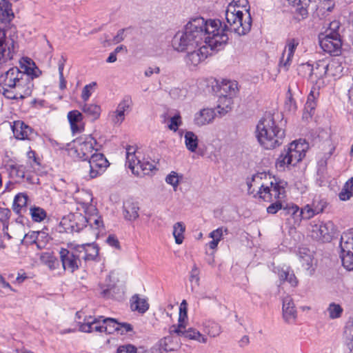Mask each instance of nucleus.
Returning <instances> with one entry per match:
<instances>
[{"mask_svg":"<svg viewBox=\"0 0 353 353\" xmlns=\"http://www.w3.org/2000/svg\"><path fill=\"white\" fill-rule=\"evenodd\" d=\"M219 20L205 21L202 17L192 19L182 32H177L172 41L175 50L182 52L193 50L208 44L211 50H219L229 39L228 34L222 33Z\"/></svg>","mask_w":353,"mask_h":353,"instance_id":"obj_1","label":"nucleus"},{"mask_svg":"<svg viewBox=\"0 0 353 353\" xmlns=\"http://www.w3.org/2000/svg\"><path fill=\"white\" fill-rule=\"evenodd\" d=\"M33 86L30 77L21 72L18 67L10 68L0 75V93L9 99H22L29 97Z\"/></svg>","mask_w":353,"mask_h":353,"instance_id":"obj_2","label":"nucleus"},{"mask_svg":"<svg viewBox=\"0 0 353 353\" xmlns=\"http://www.w3.org/2000/svg\"><path fill=\"white\" fill-rule=\"evenodd\" d=\"M248 0H233L225 10L227 24L221 26L222 33L234 32L238 35H244L251 29L252 18L247 8Z\"/></svg>","mask_w":353,"mask_h":353,"instance_id":"obj_3","label":"nucleus"},{"mask_svg":"<svg viewBox=\"0 0 353 353\" xmlns=\"http://www.w3.org/2000/svg\"><path fill=\"white\" fill-rule=\"evenodd\" d=\"M281 116L265 113L259 120L256 128V137L260 145L266 150L274 149L282 144L285 131L276 120Z\"/></svg>","mask_w":353,"mask_h":353,"instance_id":"obj_4","label":"nucleus"},{"mask_svg":"<svg viewBox=\"0 0 353 353\" xmlns=\"http://www.w3.org/2000/svg\"><path fill=\"white\" fill-rule=\"evenodd\" d=\"M263 174L261 173L254 175L252 181H248V192L253 193L254 188H256L259 189L256 193L259 197L266 202L283 200L285 197V188L276 182L271 181L270 185L261 183Z\"/></svg>","mask_w":353,"mask_h":353,"instance_id":"obj_5","label":"nucleus"},{"mask_svg":"<svg viewBox=\"0 0 353 353\" xmlns=\"http://www.w3.org/2000/svg\"><path fill=\"white\" fill-rule=\"evenodd\" d=\"M307 148L305 143L293 141L278 157L276 162V168L283 170L285 166L295 165L305 157Z\"/></svg>","mask_w":353,"mask_h":353,"instance_id":"obj_6","label":"nucleus"},{"mask_svg":"<svg viewBox=\"0 0 353 353\" xmlns=\"http://www.w3.org/2000/svg\"><path fill=\"white\" fill-rule=\"evenodd\" d=\"M19 48V37L16 30L7 34L0 28V65L12 60Z\"/></svg>","mask_w":353,"mask_h":353,"instance_id":"obj_7","label":"nucleus"},{"mask_svg":"<svg viewBox=\"0 0 353 353\" xmlns=\"http://www.w3.org/2000/svg\"><path fill=\"white\" fill-rule=\"evenodd\" d=\"M339 257L345 269L353 270V231L344 232L340 240Z\"/></svg>","mask_w":353,"mask_h":353,"instance_id":"obj_8","label":"nucleus"},{"mask_svg":"<svg viewBox=\"0 0 353 353\" xmlns=\"http://www.w3.org/2000/svg\"><path fill=\"white\" fill-rule=\"evenodd\" d=\"M126 165L132 172L138 176L148 174L154 168V165L150 162L141 161L136 156L132 146L126 148Z\"/></svg>","mask_w":353,"mask_h":353,"instance_id":"obj_9","label":"nucleus"},{"mask_svg":"<svg viewBox=\"0 0 353 353\" xmlns=\"http://www.w3.org/2000/svg\"><path fill=\"white\" fill-rule=\"evenodd\" d=\"M97 141L91 135H84L74 141V148L77 156L85 161L89 160L96 148Z\"/></svg>","mask_w":353,"mask_h":353,"instance_id":"obj_10","label":"nucleus"},{"mask_svg":"<svg viewBox=\"0 0 353 353\" xmlns=\"http://www.w3.org/2000/svg\"><path fill=\"white\" fill-rule=\"evenodd\" d=\"M210 46L203 44L193 50H188L184 58L186 65L190 68H195L199 64L203 61L209 55Z\"/></svg>","mask_w":353,"mask_h":353,"instance_id":"obj_11","label":"nucleus"},{"mask_svg":"<svg viewBox=\"0 0 353 353\" xmlns=\"http://www.w3.org/2000/svg\"><path fill=\"white\" fill-rule=\"evenodd\" d=\"M334 233V225L332 221L321 223L312 226L311 236L313 239L322 242L331 241Z\"/></svg>","mask_w":353,"mask_h":353,"instance_id":"obj_12","label":"nucleus"},{"mask_svg":"<svg viewBox=\"0 0 353 353\" xmlns=\"http://www.w3.org/2000/svg\"><path fill=\"white\" fill-rule=\"evenodd\" d=\"M93 319L90 316L85 319V321L81 323L79 326V330L83 332H98L100 333H105L107 334L108 326L107 323L110 322V319Z\"/></svg>","mask_w":353,"mask_h":353,"instance_id":"obj_13","label":"nucleus"},{"mask_svg":"<svg viewBox=\"0 0 353 353\" xmlns=\"http://www.w3.org/2000/svg\"><path fill=\"white\" fill-rule=\"evenodd\" d=\"M86 221L85 216L81 214H70L61 219L60 226L66 232H79L85 225Z\"/></svg>","mask_w":353,"mask_h":353,"instance_id":"obj_14","label":"nucleus"},{"mask_svg":"<svg viewBox=\"0 0 353 353\" xmlns=\"http://www.w3.org/2000/svg\"><path fill=\"white\" fill-rule=\"evenodd\" d=\"M60 257L64 270L73 272L79 268L81 258L79 256V253L76 252L75 247L72 250L61 249Z\"/></svg>","mask_w":353,"mask_h":353,"instance_id":"obj_15","label":"nucleus"},{"mask_svg":"<svg viewBox=\"0 0 353 353\" xmlns=\"http://www.w3.org/2000/svg\"><path fill=\"white\" fill-rule=\"evenodd\" d=\"M90 176L97 177L108 167L109 162L101 153L94 152L89 159Z\"/></svg>","mask_w":353,"mask_h":353,"instance_id":"obj_16","label":"nucleus"},{"mask_svg":"<svg viewBox=\"0 0 353 353\" xmlns=\"http://www.w3.org/2000/svg\"><path fill=\"white\" fill-rule=\"evenodd\" d=\"M139 203L132 197H128L123 202V216L128 221H134L139 217Z\"/></svg>","mask_w":353,"mask_h":353,"instance_id":"obj_17","label":"nucleus"},{"mask_svg":"<svg viewBox=\"0 0 353 353\" xmlns=\"http://www.w3.org/2000/svg\"><path fill=\"white\" fill-rule=\"evenodd\" d=\"M319 43L323 50L330 54L338 55L341 52L342 46L341 38L320 35Z\"/></svg>","mask_w":353,"mask_h":353,"instance_id":"obj_18","label":"nucleus"},{"mask_svg":"<svg viewBox=\"0 0 353 353\" xmlns=\"http://www.w3.org/2000/svg\"><path fill=\"white\" fill-rule=\"evenodd\" d=\"M132 105V101L130 97L125 96L119 103L115 112L114 118L112 119L114 125L119 126L125 119V112H129Z\"/></svg>","mask_w":353,"mask_h":353,"instance_id":"obj_19","label":"nucleus"},{"mask_svg":"<svg viewBox=\"0 0 353 353\" xmlns=\"http://www.w3.org/2000/svg\"><path fill=\"white\" fill-rule=\"evenodd\" d=\"M299 45V41L295 39H289L287 41L285 48L280 59L279 66L283 67L285 70L291 63L294 51Z\"/></svg>","mask_w":353,"mask_h":353,"instance_id":"obj_20","label":"nucleus"},{"mask_svg":"<svg viewBox=\"0 0 353 353\" xmlns=\"http://www.w3.org/2000/svg\"><path fill=\"white\" fill-rule=\"evenodd\" d=\"M12 128L14 136L17 139L30 140L35 134L33 130L21 121H14Z\"/></svg>","mask_w":353,"mask_h":353,"instance_id":"obj_21","label":"nucleus"},{"mask_svg":"<svg viewBox=\"0 0 353 353\" xmlns=\"http://www.w3.org/2000/svg\"><path fill=\"white\" fill-rule=\"evenodd\" d=\"M74 198L77 203L80 204L85 214L92 211H95V208L92 205V195L88 190H77L74 194Z\"/></svg>","mask_w":353,"mask_h":353,"instance_id":"obj_22","label":"nucleus"},{"mask_svg":"<svg viewBox=\"0 0 353 353\" xmlns=\"http://www.w3.org/2000/svg\"><path fill=\"white\" fill-rule=\"evenodd\" d=\"M19 66L21 68V72H24L30 77V81L32 82L34 78L39 77L41 72L36 66L34 62L28 57H22L19 60Z\"/></svg>","mask_w":353,"mask_h":353,"instance_id":"obj_23","label":"nucleus"},{"mask_svg":"<svg viewBox=\"0 0 353 353\" xmlns=\"http://www.w3.org/2000/svg\"><path fill=\"white\" fill-rule=\"evenodd\" d=\"M75 250L79 253V256L85 261L94 260L98 255L99 250L97 245L92 243L77 245Z\"/></svg>","mask_w":353,"mask_h":353,"instance_id":"obj_24","label":"nucleus"},{"mask_svg":"<svg viewBox=\"0 0 353 353\" xmlns=\"http://www.w3.org/2000/svg\"><path fill=\"white\" fill-rule=\"evenodd\" d=\"M283 316L284 320L290 323L294 321L296 318V310L291 296H287L283 299Z\"/></svg>","mask_w":353,"mask_h":353,"instance_id":"obj_25","label":"nucleus"},{"mask_svg":"<svg viewBox=\"0 0 353 353\" xmlns=\"http://www.w3.org/2000/svg\"><path fill=\"white\" fill-rule=\"evenodd\" d=\"M216 116L212 108H203L194 115V123L198 126H203L213 121Z\"/></svg>","mask_w":353,"mask_h":353,"instance_id":"obj_26","label":"nucleus"},{"mask_svg":"<svg viewBox=\"0 0 353 353\" xmlns=\"http://www.w3.org/2000/svg\"><path fill=\"white\" fill-rule=\"evenodd\" d=\"M326 68L329 74L340 77L346 68V63L343 57L334 58L326 65Z\"/></svg>","mask_w":353,"mask_h":353,"instance_id":"obj_27","label":"nucleus"},{"mask_svg":"<svg viewBox=\"0 0 353 353\" xmlns=\"http://www.w3.org/2000/svg\"><path fill=\"white\" fill-rule=\"evenodd\" d=\"M298 255L302 266L310 274H312L314 270L312 268L313 265V254L312 252L307 248H299Z\"/></svg>","mask_w":353,"mask_h":353,"instance_id":"obj_28","label":"nucleus"},{"mask_svg":"<svg viewBox=\"0 0 353 353\" xmlns=\"http://www.w3.org/2000/svg\"><path fill=\"white\" fill-rule=\"evenodd\" d=\"M68 119L73 133L81 132L83 130V115L79 111L72 110L69 112L68 114Z\"/></svg>","mask_w":353,"mask_h":353,"instance_id":"obj_29","label":"nucleus"},{"mask_svg":"<svg viewBox=\"0 0 353 353\" xmlns=\"http://www.w3.org/2000/svg\"><path fill=\"white\" fill-rule=\"evenodd\" d=\"M283 209L288 211V213H292L294 214L299 210L297 205L292 204L291 205L288 203H283L282 200H276L272 203L268 208L267 212L269 214H275L279 210Z\"/></svg>","mask_w":353,"mask_h":353,"instance_id":"obj_30","label":"nucleus"},{"mask_svg":"<svg viewBox=\"0 0 353 353\" xmlns=\"http://www.w3.org/2000/svg\"><path fill=\"white\" fill-rule=\"evenodd\" d=\"M130 308L132 311L143 314L149 309V304L145 299L141 298L139 294H134L130 299Z\"/></svg>","mask_w":353,"mask_h":353,"instance_id":"obj_31","label":"nucleus"},{"mask_svg":"<svg viewBox=\"0 0 353 353\" xmlns=\"http://www.w3.org/2000/svg\"><path fill=\"white\" fill-rule=\"evenodd\" d=\"M326 73H327L326 65L323 62L316 63V65L313 67L312 76L315 77V81L313 83L318 88L323 85L324 82L323 78Z\"/></svg>","mask_w":353,"mask_h":353,"instance_id":"obj_32","label":"nucleus"},{"mask_svg":"<svg viewBox=\"0 0 353 353\" xmlns=\"http://www.w3.org/2000/svg\"><path fill=\"white\" fill-rule=\"evenodd\" d=\"M232 97L221 94L218 100L217 112L221 116L225 115L232 108Z\"/></svg>","mask_w":353,"mask_h":353,"instance_id":"obj_33","label":"nucleus"},{"mask_svg":"<svg viewBox=\"0 0 353 353\" xmlns=\"http://www.w3.org/2000/svg\"><path fill=\"white\" fill-rule=\"evenodd\" d=\"M14 18V13L11 8V4L7 0L0 1V21L1 22H10Z\"/></svg>","mask_w":353,"mask_h":353,"instance_id":"obj_34","label":"nucleus"},{"mask_svg":"<svg viewBox=\"0 0 353 353\" xmlns=\"http://www.w3.org/2000/svg\"><path fill=\"white\" fill-rule=\"evenodd\" d=\"M278 275L281 283L288 282L292 287H296L299 281L294 274L293 271L287 268L279 270Z\"/></svg>","mask_w":353,"mask_h":353,"instance_id":"obj_35","label":"nucleus"},{"mask_svg":"<svg viewBox=\"0 0 353 353\" xmlns=\"http://www.w3.org/2000/svg\"><path fill=\"white\" fill-rule=\"evenodd\" d=\"M112 328L114 332L119 335H124L133 332V326L128 323L119 322L116 319L112 318Z\"/></svg>","mask_w":353,"mask_h":353,"instance_id":"obj_36","label":"nucleus"},{"mask_svg":"<svg viewBox=\"0 0 353 353\" xmlns=\"http://www.w3.org/2000/svg\"><path fill=\"white\" fill-rule=\"evenodd\" d=\"M184 139L187 149L192 152H195L199 143L197 136L193 132L187 131L185 133Z\"/></svg>","mask_w":353,"mask_h":353,"instance_id":"obj_37","label":"nucleus"},{"mask_svg":"<svg viewBox=\"0 0 353 353\" xmlns=\"http://www.w3.org/2000/svg\"><path fill=\"white\" fill-rule=\"evenodd\" d=\"M343 312V309L341 305L334 302L330 303L325 310L329 319L332 320L341 318Z\"/></svg>","mask_w":353,"mask_h":353,"instance_id":"obj_38","label":"nucleus"},{"mask_svg":"<svg viewBox=\"0 0 353 353\" xmlns=\"http://www.w3.org/2000/svg\"><path fill=\"white\" fill-rule=\"evenodd\" d=\"M28 201V196L25 193H19L14 197L13 202V210L19 214L23 208L26 207Z\"/></svg>","mask_w":353,"mask_h":353,"instance_id":"obj_39","label":"nucleus"},{"mask_svg":"<svg viewBox=\"0 0 353 353\" xmlns=\"http://www.w3.org/2000/svg\"><path fill=\"white\" fill-rule=\"evenodd\" d=\"M353 194V177L350 178L343 185L339 196L341 201L349 200Z\"/></svg>","mask_w":353,"mask_h":353,"instance_id":"obj_40","label":"nucleus"},{"mask_svg":"<svg viewBox=\"0 0 353 353\" xmlns=\"http://www.w3.org/2000/svg\"><path fill=\"white\" fill-rule=\"evenodd\" d=\"M184 337L191 340H195L199 343H206L208 339L194 328H189L184 332Z\"/></svg>","mask_w":353,"mask_h":353,"instance_id":"obj_41","label":"nucleus"},{"mask_svg":"<svg viewBox=\"0 0 353 353\" xmlns=\"http://www.w3.org/2000/svg\"><path fill=\"white\" fill-rule=\"evenodd\" d=\"M204 331L210 337H216L221 333V327L219 323L210 321L205 324Z\"/></svg>","mask_w":353,"mask_h":353,"instance_id":"obj_42","label":"nucleus"},{"mask_svg":"<svg viewBox=\"0 0 353 353\" xmlns=\"http://www.w3.org/2000/svg\"><path fill=\"white\" fill-rule=\"evenodd\" d=\"M185 225L182 222H177L173 226V236L176 244H181L183 243L185 232Z\"/></svg>","mask_w":353,"mask_h":353,"instance_id":"obj_43","label":"nucleus"},{"mask_svg":"<svg viewBox=\"0 0 353 353\" xmlns=\"http://www.w3.org/2000/svg\"><path fill=\"white\" fill-rule=\"evenodd\" d=\"M82 111L92 119H96L100 114L101 108L95 104H85L82 107Z\"/></svg>","mask_w":353,"mask_h":353,"instance_id":"obj_44","label":"nucleus"},{"mask_svg":"<svg viewBox=\"0 0 353 353\" xmlns=\"http://www.w3.org/2000/svg\"><path fill=\"white\" fill-rule=\"evenodd\" d=\"M30 214L34 222H41L47 216L46 212L43 208L36 206L30 208Z\"/></svg>","mask_w":353,"mask_h":353,"instance_id":"obj_45","label":"nucleus"},{"mask_svg":"<svg viewBox=\"0 0 353 353\" xmlns=\"http://www.w3.org/2000/svg\"><path fill=\"white\" fill-rule=\"evenodd\" d=\"M223 228H219L216 230H213L210 233V237L212 239V240L209 243V247L210 249H215L219 242L221 241L223 236Z\"/></svg>","mask_w":353,"mask_h":353,"instance_id":"obj_46","label":"nucleus"},{"mask_svg":"<svg viewBox=\"0 0 353 353\" xmlns=\"http://www.w3.org/2000/svg\"><path fill=\"white\" fill-rule=\"evenodd\" d=\"M313 67H314L313 65H312L307 63H303L298 68L299 74L305 77H307L308 79L312 83H314L315 77L312 76Z\"/></svg>","mask_w":353,"mask_h":353,"instance_id":"obj_47","label":"nucleus"},{"mask_svg":"<svg viewBox=\"0 0 353 353\" xmlns=\"http://www.w3.org/2000/svg\"><path fill=\"white\" fill-rule=\"evenodd\" d=\"M172 342L173 338L171 336L163 337L159 341V349L165 352L174 351L176 345H174Z\"/></svg>","mask_w":353,"mask_h":353,"instance_id":"obj_48","label":"nucleus"},{"mask_svg":"<svg viewBox=\"0 0 353 353\" xmlns=\"http://www.w3.org/2000/svg\"><path fill=\"white\" fill-rule=\"evenodd\" d=\"M125 294V285L122 282L117 281L112 285V298L121 299Z\"/></svg>","mask_w":353,"mask_h":353,"instance_id":"obj_49","label":"nucleus"},{"mask_svg":"<svg viewBox=\"0 0 353 353\" xmlns=\"http://www.w3.org/2000/svg\"><path fill=\"white\" fill-rule=\"evenodd\" d=\"M340 28V23L338 21H333L329 23V27L326 29L324 34L321 36H330L332 37L341 38L338 32Z\"/></svg>","mask_w":353,"mask_h":353,"instance_id":"obj_50","label":"nucleus"},{"mask_svg":"<svg viewBox=\"0 0 353 353\" xmlns=\"http://www.w3.org/2000/svg\"><path fill=\"white\" fill-rule=\"evenodd\" d=\"M319 213V209H314L310 204H307L301 209L300 215L303 219H310L312 218L315 214H318Z\"/></svg>","mask_w":353,"mask_h":353,"instance_id":"obj_51","label":"nucleus"},{"mask_svg":"<svg viewBox=\"0 0 353 353\" xmlns=\"http://www.w3.org/2000/svg\"><path fill=\"white\" fill-rule=\"evenodd\" d=\"M10 174L17 179H23L25 177V167L22 165H11Z\"/></svg>","mask_w":353,"mask_h":353,"instance_id":"obj_52","label":"nucleus"},{"mask_svg":"<svg viewBox=\"0 0 353 353\" xmlns=\"http://www.w3.org/2000/svg\"><path fill=\"white\" fill-rule=\"evenodd\" d=\"M237 89V84L236 82L232 81H227L224 83L221 88V90H223L226 93L228 97H232L236 94V90Z\"/></svg>","mask_w":353,"mask_h":353,"instance_id":"obj_53","label":"nucleus"},{"mask_svg":"<svg viewBox=\"0 0 353 353\" xmlns=\"http://www.w3.org/2000/svg\"><path fill=\"white\" fill-rule=\"evenodd\" d=\"M319 88H318L316 86L314 85L307 97V101L306 103V105L307 108H310V110L314 109L315 104L314 103V100L319 94Z\"/></svg>","mask_w":353,"mask_h":353,"instance_id":"obj_54","label":"nucleus"},{"mask_svg":"<svg viewBox=\"0 0 353 353\" xmlns=\"http://www.w3.org/2000/svg\"><path fill=\"white\" fill-rule=\"evenodd\" d=\"M45 234L44 232H30L24 236V241L28 243H37L39 240V236Z\"/></svg>","mask_w":353,"mask_h":353,"instance_id":"obj_55","label":"nucleus"},{"mask_svg":"<svg viewBox=\"0 0 353 353\" xmlns=\"http://www.w3.org/2000/svg\"><path fill=\"white\" fill-rule=\"evenodd\" d=\"M335 7V1L334 0H323L321 3L320 6V11H323L324 14L325 12H331L334 10Z\"/></svg>","mask_w":353,"mask_h":353,"instance_id":"obj_56","label":"nucleus"},{"mask_svg":"<svg viewBox=\"0 0 353 353\" xmlns=\"http://www.w3.org/2000/svg\"><path fill=\"white\" fill-rule=\"evenodd\" d=\"M181 124V117L179 114H176L170 118V123L168 124V127L170 130L176 132Z\"/></svg>","mask_w":353,"mask_h":353,"instance_id":"obj_57","label":"nucleus"},{"mask_svg":"<svg viewBox=\"0 0 353 353\" xmlns=\"http://www.w3.org/2000/svg\"><path fill=\"white\" fill-rule=\"evenodd\" d=\"M165 181L167 183L172 185L174 190H176L179 185L178 174L176 172H171V173L166 176Z\"/></svg>","mask_w":353,"mask_h":353,"instance_id":"obj_58","label":"nucleus"},{"mask_svg":"<svg viewBox=\"0 0 353 353\" xmlns=\"http://www.w3.org/2000/svg\"><path fill=\"white\" fill-rule=\"evenodd\" d=\"M64 63H59V87L61 90H64L66 88V80L63 77Z\"/></svg>","mask_w":353,"mask_h":353,"instance_id":"obj_59","label":"nucleus"},{"mask_svg":"<svg viewBox=\"0 0 353 353\" xmlns=\"http://www.w3.org/2000/svg\"><path fill=\"white\" fill-rule=\"evenodd\" d=\"M185 327L183 325L182 322H179L178 325H172L170 328V334H176L178 336L184 337Z\"/></svg>","mask_w":353,"mask_h":353,"instance_id":"obj_60","label":"nucleus"},{"mask_svg":"<svg viewBox=\"0 0 353 353\" xmlns=\"http://www.w3.org/2000/svg\"><path fill=\"white\" fill-rule=\"evenodd\" d=\"M95 83H92L86 85L82 90L81 98L84 101L88 100L91 95V90L95 86Z\"/></svg>","mask_w":353,"mask_h":353,"instance_id":"obj_61","label":"nucleus"},{"mask_svg":"<svg viewBox=\"0 0 353 353\" xmlns=\"http://www.w3.org/2000/svg\"><path fill=\"white\" fill-rule=\"evenodd\" d=\"M117 353H137V347L131 344L121 345L118 347Z\"/></svg>","mask_w":353,"mask_h":353,"instance_id":"obj_62","label":"nucleus"},{"mask_svg":"<svg viewBox=\"0 0 353 353\" xmlns=\"http://www.w3.org/2000/svg\"><path fill=\"white\" fill-rule=\"evenodd\" d=\"M199 270L196 265H194L191 272L190 279L191 282H194L196 285H199Z\"/></svg>","mask_w":353,"mask_h":353,"instance_id":"obj_63","label":"nucleus"},{"mask_svg":"<svg viewBox=\"0 0 353 353\" xmlns=\"http://www.w3.org/2000/svg\"><path fill=\"white\" fill-rule=\"evenodd\" d=\"M314 209H319L320 213L322 212L326 206V202L320 199L315 198L312 204H310Z\"/></svg>","mask_w":353,"mask_h":353,"instance_id":"obj_64","label":"nucleus"}]
</instances>
